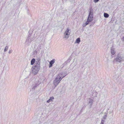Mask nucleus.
Returning a JSON list of instances; mask_svg holds the SVG:
<instances>
[{
    "label": "nucleus",
    "instance_id": "f257e3e1",
    "mask_svg": "<svg viewBox=\"0 0 124 124\" xmlns=\"http://www.w3.org/2000/svg\"><path fill=\"white\" fill-rule=\"evenodd\" d=\"M68 69L69 70L67 72L66 71L62 72L57 75L54 81L53 84L55 87L58 85L60 81L63 78L69 73L71 69L69 68Z\"/></svg>",
    "mask_w": 124,
    "mask_h": 124
},
{
    "label": "nucleus",
    "instance_id": "f03ea898",
    "mask_svg": "<svg viewBox=\"0 0 124 124\" xmlns=\"http://www.w3.org/2000/svg\"><path fill=\"white\" fill-rule=\"evenodd\" d=\"M36 61L34 66L31 68V73L34 75H36L38 72L40 68V59Z\"/></svg>",
    "mask_w": 124,
    "mask_h": 124
},
{
    "label": "nucleus",
    "instance_id": "7ed1b4c3",
    "mask_svg": "<svg viewBox=\"0 0 124 124\" xmlns=\"http://www.w3.org/2000/svg\"><path fill=\"white\" fill-rule=\"evenodd\" d=\"M124 61V58L122 55L118 54L113 61V62L116 61L117 62H120Z\"/></svg>",
    "mask_w": 124,
    "mask_h": 124
},
{
    "label": "nucleus",
    "instance_id": "20e7f679",
    "mask_svg": "<svg viewBox=\"0 0 124 124\" xmlns=\"http://www.w3.org/2000/svg\"><path fill=\"white\" fill-rule=\"evenodd\" d=\"M29 34L28 35V37L25 42V44L28 46H29L31 42L34 40L33 38L31 36V35L30 34V31H29Z\"/></svg>",
    "mask_w": 124,
    "mask_h": 124
},
{
    "label": "nucleus",
    "instance_id": "39448f33",
    "mask_svg": "<svg viewBox=\"0 0 124 124\" xmlns=\"http://www.w3.org/2000/svg\"><path fill=\"white\" fill-rule=\"evenodd\" d=\"M70 31V30L69 28H68L67 29L64 33V38L67 39L69 37L70 34V32L69 31Z\"/></svg>",
    "mask_w": 124,
    "mask_h": 124
},
{
    "label": "nucleus",
    "instance_id": "423d86ee",
    "mask_svg": "<svg viewBox=\"0 0 124 124\" xmlns=\"http://www.w3.org/2000/svg\"><path fill=\"white\" fill-rule=\"evenodd\" d=\"M93 13L91 11V10L89 12L88 16L87 19V21L88 22H91L92 21L93 19Z\"/></svg>",
    "mask_w": 124,
    "mask_h": 124
},
{
    "label": "nucleus",
    "instance_id": "0eeeda50",
    "mask_svg": "<svg viewBox=\"0 0 124 124\" xmlns=\"http://www.w3.org/2000/svg\"><path fill=\"white\" fill-rule=\"evenodd\" d=\"M40 81L38 80H37L35 82L34 84L33 85V87L32 88V89H35V88L40 84Z\"/></svg>",
    "mask_w": 124,
    "mask_h": 124
},
{
    "label": "nucleus",
    "instance_id": "6e6552de",
    "mask_svg": "<svg viewBox=\"0 0 124 124\" xmlns=\"http://www.w3.org/2000/svg\"><path fill=\"white\" fill-rule=\"evenodd\" d=\"M93 102V100L92 98L89 99L88 101V105H89L90 108H91L92 106Z\"/></svg>",
    "mask_w": 124,
    "mask_h": 124
},
{
    "label": "nucleus",
    "instance_id": "1a4fd4ad",
    "mask_svg": "<svg viewBox=\"0 0 124 124\" xmlns=\"http://www.w3.org/2000/svg\"><path fill=\"white\" fill-rule=\"evenodd\" d=\"M55 59H53L49 62V67L51 68L53 66V64L55 62Z\"/></svg>",
    "mask_w": 124,
    "mask_h": 124
},
{
    "label": "nucleus",
    "instance_id": "9d476101",
    "mask_svg": "<svg viewBox=\"0 0 124 124\" xmlns=\"http://www.w3.org/2000/svg\"><path fill=\"white\" fill-rule=\"evenodd\" d=\"M54 99V98L53 96H52L50 97L49 99L47 101V103H49L50 102L52 101Z\"/></svg>",
    "mask_w": 124,
    "mask_h": 124
},
{
    "label": "nucleus",
    "instance_id": "9b49d317",
    "mask_svg": "<svg viewBox=\"0 0 124 124\" xmlns=\"http://www.w3.org/2000/svg\"><path fill=\"white\" fill-rule=\"evenodd\" d=\"M35 59L34 58H33L31 60V65H33L35 63Z\"/></svg>",
    "mask_w": 124,
    "mask_h": 124
},
{
    "label": "nucleus",
    "instance_id": "f8f14e48",
    "mask_svg": "<svg viewBox=\"0 0 124 124\" xmlns=\"http://www.w3.org/2000/svg\"><path fill=\"white\" fill-rule=\"evenodd\" d=\"M111 53L112 55H114L115 53V51L114 50V49L113 48L111 49Z\"/></svg>",
    "mask_w": 124,
    "mask_h": 124
},
{
    "label": "nucleus",
    "instance_id": "ddd939ff",
    "mask_svg": "<svg viewBox=\"0 0 124 124\" xmlns=\"http://www.w3.org/2000/svg\"><path fill=\"white\" fill-rule=\"evenodd\" d=\"M80 42V38H78L76 40L75 43L79 44Z\"/></svg>",
    "mask_w": 124,
    "mask_h": 124
},
{
    "label": "nucleus",
    "instance_id": "4468645a",
    "mask_svg": "<svg viewBox=\"0 0 124 124\" xmlns=\"http://www.w3.org/2000/svg\"><path fill=\"white\" fill-rule=\"evenodd\" d=\"M70 60H71L70 59V58H69V59H68L63 64V65H66V64H67V62H70Z\"/></svg>",
    "mask_w": 124,
    "mask_h": 124
},
{
    "label": "nucleus",
    "instance_id": "2eb2a0df",
    "mask_svg": "<svg viewBox=\"0 0 124 124\" xmlns=\"http://www.w3.org/2000/svg\"><path fill=\"white\" fill-rule=\"evenodd\" d=\"M104 16L105 17L107 18L109 17V15L107 13H104Z\"/></svg>",
    "mask_w": 124,
    "mask_h": 124
},
{
    "label": "nucleus",
    "instance_id": "dca6fc26",
    "mask_svg": "<svg viewBox=\"0 0 124 124\" xmlns=\"http://www.w3.org/2000/svg\"><path fill=\"white\" fill-rule=\"evenodd\" d=\"M8 47L7 46H6L5 47V49H4V51L5 52L6 51H7V50L8 49Z\"/></svg>",
    "mask_w": 124,
    "mask_h": 124
},
{
    "label": "nucleus",
    "instance_id": "f3484780",
    "mask_svg": "<svg viewBox=\"0 0 124 124\" xmlns=\"http://www.w3.org/2000/svg\"><path fill=\"white\" fill-rule=\"evenodd\" d=\"M105 122V120H103L102 119L101 121V123L100 124H104V122Z\"/></svg>",
    "mask_w": 124,
    "mask_h": 124
},
{
    "label": "nucleus",
    "instance_id": "a211bd4d",
    "mask_svg": "<svg viewBox=\"0 0 124 124\" xmlns=\"http://www.w3.org/2000/svg\"><path fill=\"white\" fill-rule=\"evenodd\" d=\"M88 22L87 20L86 22H85V23L86 24V25H87L89 24V22Z\"/></svg>",
    "mask_w": 124,
    "mask_h": 124
},
{
    "label": "nucleus",
    "instance_id": "6ab92c4d",
    "mask_svg": "<svg viewBox=\"0 0 124 124\" xmlns=\"http://www.w3.org/2000/svg\"><path fill=\"white\" fill-rule=\"evenodd\" d=\"M99 0H93V1L95 3H97L99 1Z\"/></svg>",
    "mask_w": 124,
    "mask_h": 124
},
{
    "label": "nucleus",
    "instance_id": "aec40b11",
    "mask_svg": "<svg viewBox=\"0 0 124 124\" xmlns=\"http://www.w3.org/2000/svg\"><path fill=\"white\" fill-rule=\"evenodd\" d=\"M107 117V115H105L103 117V118L104 119H105Z\"/></svg>",
    "mask_w": 124,
    "mask_h": 124
},
{
    "label": "nucleus",
    "instance_id": "412c9836",
    "mask_svg": "<svg viewBox=\"0 0 124 124\" xmlns=\"http://www.w3.org/2000/svg\"><path fill=\"white\" fill-rule=\"evenodd\" d=\"M12 52V50H9L8 52V53L9 54H11Z\"/></svg>",
    "mask_w": 124,
    "mask_h": 124
},
{
    "label": "nucleus",
    "instance_id": "4be33fe9",
    "mask_svg": "<svg viewBox=\"0 0 124 124\" xmlns=\"http://www.w3.org/2000/svg\"><path fill=\"white\" fill-rule=\"evenodd\" d=\"M86 25L85 23H84L83 25V26L84 27H85Z\"/></svg>",
    "mask_w": 124,
    "mask_h": 124
},
{
    "label": "nucleus",
    "instance_id": "5701e85b",
    "mask_svg": "<svg viewBox=\"0 0 124 124\" xmlns=\"http://www.w3.org/2000/svg\"><path fill=\"white\" fill-rule=\"evenodd\" d=\"M31 110V108H29L28 109V112H30Z\"/></svg>",
    "mask_w": 124,
    "mask_h": 124
},
{
    "label": "nucleus",
    "instance_id": "b1692460",
    "mask_svg": "<svg viewBox=\"0 0 124 124\" xmlns=\"http://www.w3.org/2000/svg\"><path fill=\"white\" fill-rule=\"evenodd\" d=\"M122 40L123 41H124V36L122 39Z\"/></svg>",
    "mask_w": 124,
    "mask_h": 124
},
{
    "label": "nucleus",
    "instance_id": "393cba45",
    "mask_svg": "<svg viewBox=\"0 0 124 124\" xmlns=\"http://www.w3.org/2000/svg\"><path fill=\"white\" fill-rule=\"evenodd\" d=\"M65 75L64 74V73L62 75H60V76H62V78L63 77V76H64Z\"/></svg>",
    "mask_w": 124,
    "mask_h": 124
}]
</instances>
